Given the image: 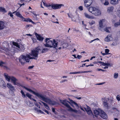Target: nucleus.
<instances>
[{
	"mask_svg": "<svg viewBox=\"0 0 120 120\" xmlns=\"http://www.w3.org/2000/svg\"><path fill=\"white\" fill-rule=\"evenodd\" d=\"M50 39L51 38H48L45 39V42L46 43L45 44V46L47 47L56 48L57 46L58 42L54 39L51 40H50Z\"/></svg>",
	"mask_w": 120,
	"mask_h": 120,
	"instance_id": "nucleus-1",
	"label": "nucleus"
},
{
	"mask_svg": "<svg viewBox=\"0 0 120 120\" xmlns=\"http://www.w3.org/2000/svg\"><path fill=\"white\" fill-rule=\"evenodd\" d=\"M38 97L45 102L48 103L52 105H56L58 104L56 102L52 101L49 98L46 97L45 95H44L41 94H39Z\"/></svg>",
	"mask_w": 120,
	"mask_h": 120,
	"instance_id": "nucleus-2",
	"label": "nucleus"
},
{
	"mask_svg": "<svg viewBox=\"0 0 120 120\" xmlns=\"http://www.w3.org/2000/svg\"><path fill=\"white\" fill-rule=\"evenodd\" d=\"M34 57H31L29 54H26V56L22 55L21 58H19V61L21 64H24L25 63V61L26 62H29L30 59H37V58Z\"/></svg>",
	"mask_w": 120,
	"mask_h": 120,
	"instance_id": "nucleus-3",
	"label": "nucleus"
},
{
	"mask_svg": "<svg viewBox=\"0 0 120 120\" xmlns=\"http://www.w3.org/2000/svg\"><path fill=\"white\" fill-rule=\"evenodd\" d=\"M6 73H5L4 74V76L6 79L7 80L10 81V80L11 79L12 82L14 85H18L19 84V83L16 82L18 80L15 77L13 76H9L8 75H6Z\"/></svg>",
	"mask_w": 120,
	"mask_h": 120,
	"instance_id": "nucleus-4",
	"label": "nucleus"
},
{
	"mask_svg": "<svg viewBox=\"0 0 120 120\" xmlns=\"http://www.w3.org/2000/svg\"><path fill=\"white\" fill-rule=\"evenodd\" d=\"M60 102L63 105H64L67 108H68V110L69 111L75 113H77L78 111L76 109H73L71 107L70 105L67 103L68 102L66 100H60Z\"/></svg>",
	"mask_w": 120,
	"mask_h": 120,
	"instance_id": "nucleus-5",
	"label": "nucleus"
},
{
	"mask_svg": "<svg viewBox=\"0 0 120 120\" xmlns=\"http://www.w3.org/2000/svg\"><path fill=\"white\" fill-rule=\"evenodd\" d=\"M22 88H23L26 89V90L29 91L32 94H34L37 97H38V95L39 94V93L38 92H36L35 91H33L30 89L28 88L27 87H26L25 86H23L22 85L21 86Z\"/></svg>",
	"mask_w": 120,
	"mask_h": 120,
	"instance_id": "nucleus-6",
	"label": "nucleus"
},
{
	"mask_svg": "<svg viewBox=\"0 0 120 120\" xmlns=\"http://www.w3.org/2000/svg\"><path fill=\"white\" fill-rule=\"evenodd\" d=\"M64 5L61 4H52L51 6L52 9L54 10H55L60 9L61 7Z\"/></svg>",
	"mask_w": 120,
	"mask_h": 120,
	"instance_id": "nucleus-7",
	"label": "nucleus"
},
{
	"mask_svg": "<svg viewBox=\"0 0 120 120\" xmlns=\"http://www.w3.org/2000/svg\"><path fill=\"white\" fill-rule=\"evenodd\" d=\"M38 51L35 48L34 50L31 51L30 55L32 56L37 57L38 58Z\"/></svg>",
	"mask_w": 120,
	"mask_h": 120,
	"instance_id": "nucleus-8",
	"label": "nucleus"
},
{
	"mask_svg": "<svg viewBox=\"0 0 120 120\" xmlns=\"http://www.w3.org/2000/svg\"><path fill=\"white\" fill-rule=\"evenodd\" d=\"M92 2V0H85L84 4L85 7H89Z\"/></svg>",
	"mask_w": 120,
	"mask_h": 120,
	"instance_id": "nucleus-9",
	"label": "nucleus"
},
{
	"mask_svg": "<svg viewBox=\"0 0 120 120\" xmlns=\"http://www.w3.org/2000/svg\"><path fill=\"white\" fill-rule=\"evenodd\" d=\"M101 13L100 11L98 9L95 7L94 10L93 11V14L95 16H98L100 15Z\"/></svg>",
	"mask_w": 120,
	"mask_h": 120,
	"instance_id": "nucleus-10",
	"label": "nucleus"
},
{
	"mask_svg": "<svg viewBox=\"0 0 120 120\" xmlns=\"http://www.w3.org/2000/svg\"><path fill=\"white\" fill-rule=\"evenodd\" d=\"M100 116L102 118L106 119L107 118V114L103 111L101 110L100 111Z\"/></svg>",
	"mask_w": 120,
	"mask_h": 120,
	"instance_id": "nucleus-11",
	"label": "nucleus"
},
{
	"mask_svg": "<svg viewBox=\"0 0 120 120\" xmlns=\"http://www.w3.org/2000/svg\"><path fill=\"white\" fill-rule=\"evenodd\" d=\"M0 86L4 89H5L6 88V84L5 82L2 79L0 78Z\"/></svg>",
	"mask_w": 120,
	"mask_h": 120,
	"instance_id": "nucleus-12",
	"label": "nucleus"
},
{
	"mask_svg": "<svg viewBox=\"0 0 120 120\" xmlns=\"http://www.w3.org/2000/svg\"><path fill=\"white\" fill-rule=\"evenodd\" d=\"M35 35L37 39L39 41H43L44 38L41 36L40 35L36 33H35Z\"/></svg>",
	"mask_w": 120,
	"mask_h": 120,
	"instance_id": "nucleus-13",
	"label": "nucleus"
},
{
	"mask_svg": "<svg viewBox=\"0 0 120 120\" xmlns=\"http://www.w3.org/2000/svg\"><path fill=\"white\" fill-rule=\"evenodd\" d=\"M69 100L70 102L68 101V102L73 107H74V105L73 104H74L75 105H76L77 107L78 108H79V106L76 103L73 101L72 100L70 99Z\"/></svg>",
	"mask_w": 120,
	"mask_h": 120,
	"instance_id": "nucleus-14",
	"label": "nucleus"
},
{
	"mask_svg": "<svg viewBox=\"0 0 120 120\" xmlns=\"http://www.w3.org/2000/svg\"><path fill=\"white\" fill-rule=\"evenodd\" d=\"M5 62H4L2 61H0V66L2 68L3 67L4 69H6L7 70L9 69V68L7 66L3 65V64H5Z\"/></svg>",
	"mask_w": 120,
	"mask_h": 120,
	"instance_id": "nucleus-15",
	"label": "nucleus"
},
{
	"mask_svg": "<svg viewBox=\"0 0 120 120\" xmlns=\"http://www.w3.org/2000/svg\"><path fill=\"white\" fill-rule=\"evenodd\" d=\"M111 27H106L103 29H102L101 30V31H106L107 32L109 33L110 32L109 30H111Z\"/></svg>",
	"mask_w": 120,
	"mask_h": 120,
	"instance_id": "nucleus-16",
	"label": "nucleus"
},
{
	"mask_svg": "<svg viewBox=\"0 0 120 120\" xmlns=\"http://www.w3.org/2000/svg\"><path fill=\"white\" fill-rule=\"evenodd\" d=\"M7 86L10 89L9 90H15L14 87L10 83H7Z\"/></svg>",
	"mask_w": 120,
	"mask_h": 120,
	"instance_id": "nucleus-17",
	"label": "nucleus"
},
{
	"mask_svg": "<svg viewBox=\"0 0 120 120\" xmlns=\"http://www.w3.org/2000/svg\"><path fill=\"white\" fill-rule=\"evenodd\" d=\"M84 14L85 17L87 19H93L94 18V17L90 15L86 12H84Z\"/></svg>",
	"mask_w": 120,
	"mask_h": 120,
	"instance_id": "nucleus-18",
	"label": "nucleus"
},
{
	"mask_svg": "<svg viewBox=\"0 0 120 120\" xmlns=\"http://www.w3.org/2000/svg\"><path fill=\"white\" fill-rule=\"evenodd\" d=\"M114 8L113 7L111 6L108 8L107 12L109 13H111L113 11Z\"/></svg>",
	"mask_w": 120,
	"mask_h": 120,
	"instance_id": "nucleus-19",
	"label": "nucleus"
},
{
	"mask_svg": "<svg viewBox=\"0 0 120 120\" xmlns=\"http://www.w3.org/2000/svg\"><path fill=\"white\" fill-rule=\"evenodd\" d=\"M112 39V38L110 35H109L105 38V41L108 42L111 41Z\"/></svg>",
	"mask_w": 120,
	"mask_h": 120,
	"instance_id": "nucleus-20",
	"label": "nucleus"
},
{
	"mask_svg": "<svg viewBox=\"0 0 120 120\" xmlns=\"http://www.w3.org/2000/svg\"><path fill=\"white\" fill-rule=\"evenodd\" d=\"M68 45V43L65 42L64 41H62L61 42V46H62L63 48H67Z\"/></svg>",
	"mask_w": 120,
	"mask_h": 120,
	"instance_id": "nucleus-21",
	"label": "nucleus"
},
{
	"mask_svg": "<svg viewBox=\"0 0 120 120\" xmlns=\"http://www.w3.org/2000/svg\"><path fill=\"white\" fill-rule=\"evenodd\" d=\"M85 110L86 111L87 113L89 115H90L91 114H92L93 113L90 109L89 107V108H87L86 109V108H85Z\"/></svg>",
	"mask_w": 120,
	"mask_h": 120,
	"instance_id": "nucleus-22",
	"label": "nucleus"
},
{
	"mask_svg": "<svg viewBox=\"0 0 120 120\" xmlns=\"http://www.w3.org/2000/svg\"><path fill=\"white\" fill-rule=\"evenodd\" d=\"M37 51H38V54L42 53V48H41L39 47H37L36 48Z\"/></svg>",
	"mask_w": 120,
	"mask_h": 120,
	"instance_id": "nucleus-23",
	"label": "nucleus"
},
{
	"mask_svg": "<svg viewBox=\"0 0 120 120\" xmlns=\"http://www.w3.org/2000/svg\"><path fill=\"white\" fill-rule=\"evenodd\" d=\"M16 15L17 17H20L22 20H23L24 19V18L20 14L19 12H17L16 13Z\"/></svg>",
	"mask_w": 120,
	"mask_h": 120,
	"instance_id": "nucleus-24",
	"label": "nucleus"
},
{
	"mask_svg": "<svg viewBox=\"0 0 120 120\" xmlns=\"http://www.w3.org/2000/svg\"><path fill=\"white\" fill-rule=\"evenodd\" d=\"M4 27V22L2 21H0V30L3 29Z\"/></svg>",
	"mask_w": 120,
	"mask_h": 120,
	"instance_id": "nucleus-25",
	"label": "nucleus"
},
{
	"mask_svg": "<svg viewBox=\"0 0 120 120\" xmlns=\"http://www.w3.org/2000/svg\"><path fill=\"white\" fill-rule=\"evenodd\" d=\"M103 105L106 108H108V103L107 101L106 100H105L103 101Z\"/></svg>",
	"mask_w": 120,
	"mask_h": 120,
	"instance_id": "nucleus-26",
	"label": "nucleus"
},
{
	"mask_svg": "<svg viewBox=\"0 0 120 120\" xmlns=\"http://www.w3.org/2000/svg\"><path fill=\"white\" fill-rule=\"evenodd\" d=\"M94 114L95 116L96 117L98 115H100V112H99L97 110H94Z\"/></svg>",
	"mask_w": 120,
	"mask_h": 120,
	"instance_id": "nucleus-27",
	"label": "nucleus"
},
{
	"mask_svg": "<svg viewBox=\"0 0 120 120\" xmlns=\"http://www.w3.org/2000/svg\"><path fill=\"white\" fill-rule=\"evenodd\" d=\"M40 101L43 104L45 108H46L48 110L49 109V107L47 104L41 101Z\"/></svg>",
	"mask_w": 120,
	"mask_h": 120,
	"instance_id": "nucleus-28",
	"label": "nucleus"
},
{
	"mask_svg": "<svg viewBox=\"0 0 120 120\" xmlns=\"http://www.w3.org/2000/svg\"><path fill=\"white\" fill-rule=\"evenodd\" d=\"M118 0H110V3L112 4H118Z\"/></svg>",
	"mask_w": 120,
	"mask_h": 120,
	"instance_id": "nucleus-29",
	"label": "nucleus"
},
{
	"mask_svg": "<svg viewBox=\"0 0 120 120\" xmlns=\"http://www.w3.org/2000/svg\"><path fill=\"white\" fill-rule=\"evenodd\" d=\"M102 21L103 20H101L99 22V27L101 28H99V30H101V29H102L103 28V27L102 28V27L103 26V23H102Z\"/></svg>",
	"mask_w": 120,
	"mask_h": 120,
	"instance_id": "nucleus-30",
	"label": "nucleus"
},
{
	"mask_svg": "<svg viewBox=\"0 0 120 120\" xmlns=\"http://www.w3.org/2000/svg\"><path fill=\"white\" fill-rule=\"evenodd\" d=\"M95 7H89L88 9V11L92 13L93 14V11L94 10Z\"/></svg>",
	"mask_w": 120,
	"mask_h": 120,
	"instance_id": "nucleus-31",
	"label": "nucleus"
},
{
	"mask_svg": "<svg viewBox=\"0 0 120 120\" xmlns=\"http://www.w3.org/2000/svg\"><path fill=\"white\" fill-rule=\"evenodd\" d=\"M0 12L6 13L7 12V11L3 7H0Z\"/></svg>",
	"mask_w": 120,
	"mask_h": 120,
	"instance_id": "nucleus-32",
	"label": "nucleus"
},
{
	"mask_svg": "<svg viewBox=\"0 0 120 120\" xmlns=\"http://www.w3.org/2000/svg\"><path fill=\"white\" fill-rule=\"evenodd\" d=\"M120 22H118L115 23L114 24V26L115 27H117L120 25Z\"/></svg>",
	"mask_w": 120,
	"mask_h": 120,
	"instance_id": "nucleus-33",
	"label": "nucleus"
},
{
	"mask_svg": "<svg viewBox=\"0 0 120 120\" xmlns=\"http://www.w3.org/2000/svg\"><path fill=\"white\" fill-rule=\"evenodd\" d=\"M12 43L14 45L16 46L19 49L20 48L19 45L17 43L13 42H12Z\"/></svg>",
	"mask_w": 120,
	"mask_h": 120,
	"instance_id": "nucleus-34",
	"label": "nucleus"
},
{
	"mask_svg": "<svg viewBox=\"0 0 120 120\" xmlns=\"http://www.w3.org/2000/svg\"><path fill=\"white\" fill-rule=\"evenodd\" d=\"M15 90H9V93L11 95L14 96L15 95V94L14 93V91Z\"/></svg>",
	"mask_w": 120,
	"mask_h": 120,
	"instance_id": "nucleus-35",
	"label": "nucleus"
},
{
	"mask_svg": "<svg viewBox=\"0 0 120 120\" xmlns=\"http://www.w3.org/2000/svg\"><path fill=\"white\" fill-rule=\"evenodd\" d=\"M49 49L47 48H42V52L43 53H45L48 51Z\"/></svg>",
	"mask_w": 120,
	"mask_h": 120,
	"instance_id": "nucleus-36",
	"label": "nucleus"
},
{
	"mask_svg": "<svg viewBox=\"0 0 120 120\" xmlns=\"http://www.w3.org/2000/svg\"><path fill=\"white\" fill-rule=\"evenodd\" d=\"M109 50L108 49H105V53L107 55L108 54H110V56H111V54L110 53H109Z\"/></svg>",
	"mask_w": 120,
	"mask_h": 120,
	"instance_id": "nucleus-37",
	"label": "nucleus"
},
{
	"mask_svg": "<svg viewBox=\"0 0 120 120\" xmlns=\"http://www.w3.org/2000/svg\"><path fill=\"white\" fill-rule=\"evenodd\" d=\"M22 21H25L27 22H30V20H31V19H30L29 18L25 19L24 18V19L23 20H22Z\"/></svg>",
	"mask_w": 120,
	"mask_h": 120,
	"instance_id": "nucleus-38",
	"label": "nucleus"
},
{
	"mask_svg": "<svg viewBox=\"0 0 120 120\" xmlns=\"http://www.w3.org/2000/svg\"><path fill=\"white\" fill-rule=\"evenodd\" d=\"M26 95L27 96L28 98H30V99L32 98H31L32 95L28 93H27L26 94Z\"/></svg>",
	"mask_w": 120,
	"mask_h": 120,
	"instance_id": "nucleus-39",
	"label": "nucleus"
},
{
	"mask_svg": "<svg viewBox=\"0 0 120 120\" xmlns=\"http://www.w3.org/2000/svg\"><path fill=\"white\" fill-rule=\"evenodd\" d=\"M113 64L111 63H105V66H107L109 67H111L112 66Z\"/></svg>",
	"mask_w": 120,
	"mask_h": 120,
	"instance_id": "nucleus-40",
	"label": "nucleus"
},
{
	"mask_svg": "<svg viewBox=\"0 0 120 120\" xmlns=\"http://www.w3.org/2000/svg\"><path fill=\"white\" fill-rule=\"evenodd\" d=\"M42 2L43 3V4L45 6H46V7H51V5L50 4L49 5H48L47 4H46L45 2L43 1H42Z\"/></svg>",
	"mask_w": 120,
	"mask_h": 120,
	"instance_id": "nucleus-41",
	"label": "nucleus"
},
{
	"mask_svg": "<svg viewBox=\"0 0 120 120\" xmlns=\"http://www.w3.org/2000/svg\"><path fill=\"white\" fill-rule=\"evenodd\" d=\"M21 93L22 94V97L24 98H25V94L22 90H21Z\"/></svg>",
	"mask_w": 120,
	"mask_h": 120,
	"instance_id": "nucleus-42",
	"label": "nucleus"
},
{
	"mask_svg": "<svg viewBox=\"0 0 120 120\" xmlns=\"http://www.w3.org/2000/svg\"><path fill=\"white\" fill-rule=\"evenodd\" d=\"M81 71H79L78 72H70L69 73L70 74H79V73H81Z\"/></svg>",
	"mask_w": 120,
	"mask_h": 120,
	"instance_id": "nucleus-43",
	"label": "nucleus"
},
{
	"mask_svg": "<svg viewBox=\"0 0 120 120\" xmlns=\"http://www.w3.org/2000/svg\"><path fill=\"white\" fill-rule=\"evenodd\" d=\"M89 24L91 26L92 25L95 23V22L94 21L92 20L91 22H89Z\"/></svg>",
	"mask_w": 120,
	"mask_h": 120,
	"instance_id": "nucleus-44",
	"label": "nucleus"
},
{
	"mask_svg": "<svg viewBox=\"0 0 120 120\" xmlns=\"http://www.w3.org/2000/svg\"><path fill=\"white\" fill-rule=\"evenodd\" d=\"M118 76V74L117 73H115L114 76V78L115 79H116L117 78Z\"/></svg>",
	"mask_w": 120,
	"mask_h": 120,
	"instance_id": "nucleus-45",
	"label": "nucleus"
},
{
	"mask_svg": "<svg viewBox=\"0 0 120 120\" xmlns=\"http://www.w3.org/2000/svg\"><path fill=\"white\" fill-rule=\"evenodd\" d=\"M108 0H105V2L104 3V4L105 5H108L109 4V2L107 1Z\"/></svg>",
	"mask_w": 120,
	"mask_h": 120,
	"instance_id": "nucleus-46",
	"label": "nucleus"
},
{
	"mask_svg": "<svg viewBox=\"0 0 120 120\" xmlns=\"http://www.w3.org/2000/svg\"><path fill=\"white\" fill-rule=\"evenodd\" d=\"M117 15L118 17L120 18V10H119L117 11Z\"/></svg>",
	"mask_w": 120,
	"mask_h": 120,
	"instance_id": "nucleus-47",
	"label": "nucleus"
},
{
	"mask_svg": "<svg viewBox=\"0 0 120 120\" xmlns=\"http://www.w3.org/2000/svg\"><path fill=\"white\" fill-rule=\"evenodd\" d=\"M97 71H102L103 72H104L106 71V70H104L102 69L98 68L97 69Z\"/></svg>",
	"mask_w": 120,
	"mask_h": 120,
	"instance_id": "nucleus-48",
	"label": "nucleus"
},
{
	"mask_svg": "<svg viewBox=\"0 0 120 120\" xmlns=\"http://www.w3.org/2000/svg\"><path fill=\"white\" fill-rule=\"evenodd\" d=\"M43 110L47 114H49V112L46 110L45 109H43Z\"/></svg>",
	"mask_w": 120,
	"mask_h": 120,
	"instance_id": "nucleus-49",
	"label": "nucleus"
},
{
	"mask_svg": "<svg viewBox=\"0 0 120 120\" xmlns=\"http://www.w3.org/2000/svg\"><path fill=\"white\" fill-rule=\"evenodd\" d=\"M8 15H10V16L11 17H12L13 16V15L12 14V13L10 11L9 12L8 14Z\"/></svg>",
	"mask_w": 120,
	"mask_h": 120,
	"instance_id": "nucleus-50",
	"label": "nucleus"
},
{
	"mask_svg": "<svg viewBox=\"0 0 120 120\" xmlns=\"http://www.w3.org/2000/svg\"><path fill=\"white\" fill-rule=\"evenodd\" d=\"M96 40H99V39L98 38H97L96 39H95L93 40H91L90 41V43L92 42H93L95 41Z\"/></svg>",
	"mask_w": 120,
	"mask_h": 120,
	"instance_id": "nucleus-51",
	"label": "nucleus"
},
{
	"mask_svg": "<svg viewBox=\"0 0 120 120\" xmlns=\"http://www.w3.org/2000/svg\"><path fill=\"white\" fill-rule=\"evenodd\" d=\"M81 73H87L88 72H91V71H81Z\"/></svg>",
	"mask_w": 120,
	"mask_h": 120,
	"instance_id": "nucleus-52",
	"label": "nucleus"
},
{
	"mask_svg": "<svg viewBox=\"0 0 120 120\" xmlns=\"http://www.w3.org/2000/svg\"><path fill=\"white\" fill-rule=\"evenodd\" d=\"M82 57V56L81 55H78L77 56V58L78 59H80Z\"/></svg>",
	"mask_w": 120,
	"mask_h": 120,
	"instance_id": "nucleus-53",
	"label": "nucleus"
},
{
	"mask_svg": "<svg viewBox=\"0 0 120 120\" xmlns=\"http://www.w3.org/2000/svg\"><path fill=\"white\" fill-rule=\"evenodd\" d=\"M34 67V66H29L28 67V69H32Z\"/></svg>",
	"mask_w": 120,
	"mask_h": 120,
	"instance_id": "nucleus-54",
	"label": "nucleus"
},
{
	"mask_svg": "<svg viewBox=\"0 0 120 120\" xmlns=\"http://www.w3.org/2000/svg\"><path fill=\"white\" fill-rule=\"evenodd\" d=\"M79 8L82 11L83 10V7L82 6H80L79 7Z\"/></svg>",
	"mask_w": 120,
	"mask_h": 120,
	"instance_id": "nucleus-55",
	"label": "nucleus"
},
{
	"mask_svg": "<svg viewBox=\"0 0 120 120\" xmlns=\"http://www.w3.org/2000/svg\"><path fill=\"white\" fill-rule=\"evenodd\" d=\"M119 95H118L116 97V98L118 101H119L120 100V97L118 96Z\"/></svg>",
	"mask_w": 120,
	"mask_h": 120,
	"instance_id": "nucleus-56",
	"label": "nucleus"
},
{
	"mask_svg": "<svg viewBox=\"0 0 120 120\" xmlns=\"http://www.w3.org/2000/svg\"><path fill=\"white\" fill-rule=\"evenodd\" d=\"M18 4H19V5L20 6V7H19V9L20 8L22 5H25V4L24 3H23L22 4H20V3H18Z\"/></svg>",
	"mask_w": 120,
	"mask_h": 120,
	"instance_id": "nucleus-57",
	"label": "nucleus"
},
{
	"mask_svg": "<svg viewBox=\"0 0 120 120\" xmlns=\"http://www.w3.org/2000/svg\"><path fill=\"white\" fill-rule=\"evenodd\" d=\"M35 105L37 106L38 108H40V107L39 106V105H38L37 103H34Z\"/></svg>",
	"mask_w": 120,
	"mask_h": 120,
	"instance_id": "nucleus-58",
	"label": "nucleus"
},
{
	"mask_svg": "<svg viewBox=\"0 0 120 120\" xmlns=\"http://www.w3.org/2000/svg\"><path fill=\"white\" fill-rule=\"evenodd\" d=\"M116 44L117 43L116 42H114L112 43V45H116Z\"/></svg>",
	"mask_w": 120,
	"mask_h": 120,
	"instance_id": "nucleus-59",
	"label": "nucleus"
},
{
	"mask_svg": "<svg viewBox=\"0 0 120 120\" xmlns=\"http://www.w3.org/2000/svg\"><path fill=\"white\" fill-rule=\"evenodd\" d=\"M74 97L78 99H80L81 98V97H78V96H74Z\"/></svg>",
	"mask_w": 120,
	"mask_h": 120,
	"instance_id": "nucleus-60",
	"label": "nucleus"
},
{
	"mask_svg": "<svg viewBox=\"0 0 120 120\" xmlns=\"http://www.w3.org/2000/svg\"><path fill=\"white\" fill-rule=\"evenodd\" d=\"M32 40L34 43H35L37 41V40L35 38H33V39H32Z\"/></svg>",
	"mask_w": 120,
	"mask_h": 120,
	"instance_id": "nucleus-61",
	"label": "nucleus"
},
{
	"mask_svg": "<svg viewBox=\"0 0 120 120\" xmlns=\"http://www.w3.org/2000/svg\"><path fill=\"white\" fill-rule=\"evenodd\" d=\"M52 112H53L55 113V109L53 108H52Z\"/></svg>",
	"mask_w": 120,
	"mask_h": 120,
	"instance_id": "nucleus-62",
	"label": "nucleus"
},
{
	"mask_svg": "<svg viewBox=\"0 0 120 120\" xmlns=\"http://www.w3.org/2000/svg\"><path fill=\"white\" fill-rule=\"evenodd\" d=\"M105 63L104 62H102V63L101 64V65L103 66H105Z\"/></svg>",
	"mask_w": 120,
	"mask_h": 120,
	"instance_id": "nucleus-63",
	"label": "nucleus"
},
{
	"mask_svg": "<svg viewBox=\"0 0 120 120\" xmlns=\"http://www.w3.org/2000/svg\"><path fill=\"white\" fill-rule=\"evenodd\" d=\"M65 81H67V80H62V81H60V83H63V82H64Z\"/></svg>",
	"mask_w": 120,
	"mask_h": 120,
	"instance_id": "nucleus-64",
	"label": "nucleus"
}]
</instances>
